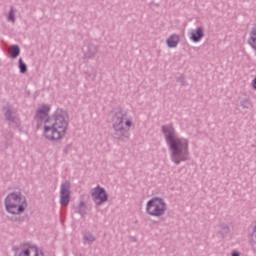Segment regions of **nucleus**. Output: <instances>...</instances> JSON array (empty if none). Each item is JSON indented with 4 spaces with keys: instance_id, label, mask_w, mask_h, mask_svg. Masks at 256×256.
I'll return each mask as SVG.
<instances>
[{
    "instance_id": "f257e3e1",
    "label": "nucleus",
    "mask_w": 256,
    "mask_h": 256,
    "mask_svg": "<svg viewBox=\"0 0 256 256\" xmlns=\"http://www.w3.org/2000/svg\"><path fill=\"white\" fill-rule=\"evenodd\" d=\"M162 133L171 152V159L175 165L189 159V140L177 137V131L171 125H163Z\"/></svg>"
},
{
    "instance_id": "f03ea898",
    "label": "nucleus",
    "mask_w": 256,
    "mask_h": 256,
    "mask_svg": "<svg viewBox=\"0 0 256 256\" xmlns=\"http://www.w3.org/2000/svg\"><path fill=\"white\" fill-rule=\"evenodd\" d=\"M69 127V114L65 110H57L54 113V122L52 125L44 126V137L48 141H59L65 137L67 128Z\"/></svg>"
},
{
    "instance_id": "7ed1b4c3",
    "label": "nucleus",
    "mask_w": 256,
    "mask_h": 256,
    "mask_svg": "<svg viewBox=\"0 0 256 256\" xmlns=\"http://www.w3.org/2000/svg\"><path fill=\"white\" fill-rule=\"evenodd\" d=\"M127 117V112L123 109H119L112 116V132L111 135L116 141H123L127 143L130 139L129 128H125L123 125Z\"/></svg>"
},
{
    "instance_id": "20e7f679",
    "label": "nucleus",
    "mask_w": 256,
    "mask_h": 256,
    "mask_svg": "<svg viewBox=\"0 0 256 256\" xmlns=\"http://www.w3.org/2000/svg\"><path fill=\"white\" fill-rule=\"evenodd\" d=\"M5 208L11 215H21L27 209V198L21 193L12 192L5 198Z\"/></svg>"
},
{
    "instance_id": "39448f33",
    "label": "nucleus",
    "mask_w": 256,
    "mask_h": 256,
    "mask_svg": "<svg viewBox=\"0 0 256 256\" xmlns=\"http://www.w3.org/2000/svg\"><path fill=\"white\" fill-rule=\"evenodd\" d=\"M167 212V203L163 198L153 197L146 204V213L150 217H163Z\"/></svg>"
},
{
    "instance_id": "423d86ee",
    "label": "nucleus",
    "mask_w": 256,
    "mask_h": 256,
    "mask_svg": "<svg viewBox=\"0 0 256 256\" xmlns=\"http://www.w3.org/2000/svg\"><path fill=\"white\" fill-rule=\"evenodd\" d=\"M91 197L96 207H101L103 203H107V201H109V194L107 193V190L99 185L92 189Z\"/></svg>"
},
{
    "instance_id": "0eeeda50",
    "label": "nucleus",
    "mask_w": 256,
    "mask_h": 256,
    "mask_svg": "<svg viewBox=\"0 0 256 256\" xmlns=\"http://www.w3.org/2000/svg\"><path fill=\"white\" fill-rule=\"evenodd\" d=\"M3 109L6 121L9 123V127H12V129H17V127L21 125V120H19L17 112L11 109V106H6Z\"/></svg>"
},
{
    "instance_id": "6e6552de",
    "label": "nucleus",
    "mask_w": 256,
    "mask_h": 256,
    "mask_svg": "<svg viewBox=\"0 0 256 256\" xmlns=\"http://www.w3.org/2000/svg\"><path fill=\"white\" fill-rule=\"evenodd\" d=\"M71 201V183L65 181L60 186V203L63 207H67Z\"/></svg>"
},
{
    "instance_id": "1a4fd4ad",
    "label": "nucleus",
    "mask_w": 256,
    "mask_h": 256,
    "mask_svg": "<svg viewBox=\"0 0 256 256\" xmlns=\"http://www.w3.org/2000/svg\"><path fill=\"white\" fill-rule=\"evenodd\" d=\"M50 111H51V107L49 105H42L36 110L34 119L38 123V127H39V123H49Z\"/></svg>"
},
{
    "instance_id": "9d476101",
    "label": "nucleus",
    "mask_w": 256,
    "mask_h": 256,
    "mask_svg": "<svg viewBox=\"0 0 256 256\" xmlns=\"http://www.w3.org/2000/svg\"><path fill=\"white\" fill-rule=\"evenodd\" d=\"M12 249L15 251L14 256H45L43 251H39V248L36 246L24 250H19V247L14 246Z\"/></svg>"
},
{
    "instance_id": "9b49d317",
    "label": "nucleus",
    "mask_w": 256,
    "mask_h": 256,
    "mask_svg": "<svg viewBox=\"0 0 256 256\" xmlns=\"http://www.w3.org/2000/svg\"><path fill=\"white\" fill-rule=\"evenodd\" d=\"M203 37H205V32H203L202 27H198L197 29L193 30L190 35V39L193 41V43H199Z\"/></svg>"
},
{
    "instance_id": "f8f14e48",
    "label": "nucleus",
    "mask_w": 256,
    "mask_h": 256,
    "mask_svg": "<svg viewBox=\"0 0 256 256\" xmlns=\"http://www.w3.org/2000/svg\"><path fill=\"white\" fill-rule=\"evenodd\" d=\"M97 49H98L97 45L93 43H89L84 52L86 59H93V57L97 55Z\"/></svg>"
},
{
    "instance_id": "ddd939ff",
    "label": "nucleus",
    "mask_w": 256,
    "mask_h": 256,
    "mask_svg": "<svg viewBox=\"0 0 256 256\" xmlns=\"http://www.w3.org/2000/svg\"><path fill=\"white\" fill-rule=\"evenodd\" d=\"M181 38L177 34H172L167 40L166 43L170 49H175L179 45Z\"/></svg>"
},
{
    "instance_id": "4468645a",
    "label": "nucleus",
    "mask_w": 256,
    "mask_h": 256,
    "mask_svg": "<svg viewBox=\"0 0 256 256\" xmlns=\"http://www.w3.org/2000/svg\"><path fill=\"white\" fill-rule=\"evenodd\" d=\"M8 53H9L11 59H17V57H19V55H21V48L19 47V45L14 44V45L10 46V50Z\"/></svg>"
},
{
    "instance_id": "2eb2a0df",
    "label": "nucleus",
    "mask_w": 256,
    "mask_h": 256,
    "mask_svg": "<svg viewBox=\"0 0 256 256\" xmlns=\"http://www.w3.org/2000/svg\"><path fill=\"white\" fill-rule=\"evenodd\" d=\"M218 227H219L218 235H220L222 237V239H225V237H227L229 235V233L231 232L229 225H227L225 223L220 224Z\"/></svg>"
},
{
    "instance_id": "dca6fc26",
    "label": "nucleus",
    "mask_w": 256,
    "mask_h": 256,
    "mask_svg": "<svg viewBox=\"0 0 256 256\" xmlns=\"http://www.w3.org/2000/svg\"><path fill=\"white\" fill-rule=\"evenodd\" d=\"M74 213H78L81 217H85V215H87V206H85L84 201H80L78 207L75 208Z\"/></svg>"
},
{
    "instance_id": "f3484780",
    "label": "nucleus",
    "mask_w": 256,
    "mask_h": 256,
    "mask_svg": "<svg viewBox=\"0 0 256 256\" xmlns=\"http://www.w3.org/2000/svg\"><path fill=\"white\" fill-rule=\"evenodd\" d=\"M84 241H87L88 245H93L95 243V236L91 234V232H87L83 236Z\"/></svg>"
},
{
    "instance_id": "a211bd4d",
    "label": "nucleus",
    "mask_w": 256,
    "mask_h": 256,
    "mask_svg": "<svg viewBox=\"0 0 256 256\" xmlns=\"http://www.w3.org/2000/svg\"><path fill=\"white\" fill-rule=\"evenodd\" d=\"M18 69H19L20 73H22V74L27 73V64H25V62H23V58H20L18 60Z\"/></svg>"
},
{
    "instance_id": "6ab92c4d",
    "label": "nucleus",
    "mask_w": 256,
    "mask_h": 256,
    "mask_svg": "<svg viewBox=\"0 0 256 256\" xmlns=\"http://www.w3.org/2000/svg\"><path fill=\"white\" fill-rule=\"evenodd\" d=\"M10 144H9V140L2 141L0 143V151H7V149H9Z\"/></svg>"
},
{
    "instance_id": "aec40b11",
    "label": "nucleus",
    "mask_w": 256,
    "mask_h": 256,
    "mask_svg": "<svg viewBox=\"0 0 256 256\" xmlns=\"http://www.w3.org/2000/svg\"><path fill=\"white\" fill-rule=\"evenodd\" d=\"M240 105L243 107V109H250L251 101H249V99H244L240 102Z\"/></svg>"
},
{
    "instance_id": "412c9836",
    "label": "nucleus",
    "mask_w": 256,
    "mask_h": 256,
    "mask_svg": "<svg viewBox=\"0 0 256 256\" xmlns=\"http://www.w3.org/2000/svg\"><path fill=\"white\" fill-rule=\"evenodd\" d=\"M8 21H11V23H15V10H13V8H11L9 11Z\"/></svg>"
},
{
    "instance_id": "4be33fe9",
    "label": "nucleus",
    "mask_w": 256,
    "mask_h": 256,
    "mask_svg": "<svg viewBox=\"0 0 256 256\" xmlns=\"http://www.w3.org/2000/svg\"><path fill=\"white\" fill-rule=\"evenodd\" d=\"M177 81H179L181 83V85L184 86L185 85V76H180Z\"/></svg>"
},
{
    "instance_id": "5701e85b",
    "label": "nucleus",
    "mask_w": 256,
    "mask_h": 256,
    "mask_svg": "<svg viewBox=\"0 0 256 256\" xmlns=\"http://www.w3.org/2000/svg\"><path fill=\"white\" fill-rule=\"evenodd\" d=\"M4 137H5V139H6L7 141H9V139H13V134H12V132H8L7 135L4 136Z\"/></svg>"
},
{
    "instance_id": "b1692460",
    "label": "nucleus",
    "mask_w": 256,
    "mask_h": 256,
    "mask_svg": "<svg viewBox=\"0 0 256 256\" xmlns=\"http://www.w3.org/2000/svg\"><path fill=\"white\" fill-rule=\"evenodd\" d=\"M125 125L126 127H131V125H133V122L131 120H126Z\"/></svg>"
},
{
    "instance_id": "393cba45",
    "label": "nucleus",
    "mask_w": 256,
    "mask_h": 256,
    "mask_svg": "<svg viewBox=\"0 0 256 256\" xmlns=\"http://www.w3.org/2000/svg\"><path fill=\"white\" fill-rule=\"evenodd\" d=\"M231 256H241V253L239 251H233Z\"/></svg>"
},
{
    "instance_id": "a878e982",
    "label": "nucleus",
    "mask_w": 256,
    "mask_h": 256,
    "mask_svg": "<svg viewBox=\"0 0 256 256\" xmlns=\"http://www.w3.org/2000/svg\"><path fill=\"white\" fill-rule=\"evenodd\" d=\"M253 89H256V77L252 81Z\"/></svg>"
},
{
    "instance_id": "bb28decb",
    "label": "nucleus",
    "mask_w": 256,
    "mask_h": 256,
    "mask_svg": "<svg viewBox=\"0 0 256 256\" xmlns=\"http://www.w3.org/2000/svg\"><path fill=\"white\" fill-rule=\"evenodd\" d=\"M64 153H67V147L64 149Z\"/></svg>"
}]
</instances>
